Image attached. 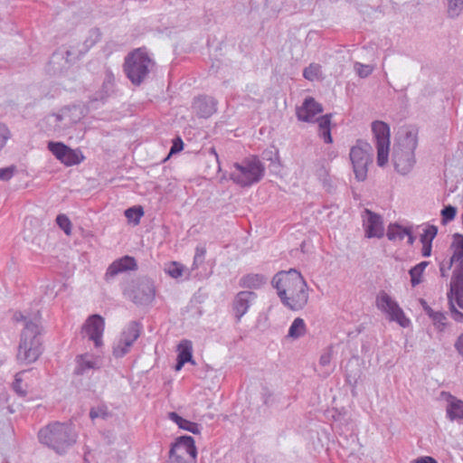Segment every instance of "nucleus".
I'll return each mask as SVG.
<instances>
[{"instance_id": "nucleus-1", "label": "nucleus", "mask_w": 463, "mask_h": 463, "mask_svg": "<svg viewBox=\"0 0 463 463\" xmlns=\"http://www.w3.org/2000/svg\"><path fill=\"white\" fill-rule=\"evenodd\" d=\"M272 286L286 307L291 310H300L307 303V285L300 272L295 269L279 271L272 279Z\"/></svg>"}, {"instance_id": "nucleus-2", "label": "nucleus", "mask_w": 463, "mask_h": 463, "mask_svg": "<svg viewBox=\"0 0 463 463\" xmlns=\"http://www.w3.org/2000/svg\"><path fill=\"white\" fill-rule=\"evenodd\" d=\"M15 319L25 322L24 328L21 334L17 359L24 364L33 363L42 354L39 325L32 320H27L21 313L19 317L15 315Z\"/></svg>"}, {"instance_id": "nucleus-3", "label": "nucleus", "mask_w": 463, "mask_h": 463, "mask_svg": "<svg viewBox=\"0 0 463 463\" xmlns=\"http://www.w3.org/2000/svg\"><path fill=\"white\" fill-rule=\"evenodd\" d=\"M418 146V131L414 128L406 129L393 148L392 162L395 170L405 175L410 173L415 163L414 151Z\"/></svg>"}, {"instance_id": "nucleus-4", "label": "nucleus", "mask_w": 463, "mask_h": 463, "mask_svg": "<svg viewBox=\"0 0 463 463\" xmlns=\"http://www.w3.org/2000/svg\"><path fill=\"white\" fill-rule=\"evenodd\" d=\"M41 443L51 448L59 454L64 453L76 442V434L71 424L59 421L51 423L41 429L38 433Z\"/></svg>"}, {"instance_id": "nucleus-5", "label": "nucleus", "mask_w": 463, "mask_h": 463, "mask_svg": "<svg viewBox=\"0 0 463 463\" xmlns=\"http://www.w3.org/2000/svg\"><path fill=\"white\" fill-rule=\"evenodd\" d=\"M265 175V166L256 156L245 157L234 163L230 173V179L241 186L249 187L259 183Z\"/></svg>"}, {"instance_id": "nucleus-6", "label": "nucleus", "mask_w": 463, "mask_h": 463, "mask_svg": "<svg viewBox=\"0 0 463 463\" xmlns=\"http://www.w3.org/2000/svg\"><path fill=\"white\" fill-rule=\"evenodd\" d=\"M155 65L144 48H137L129 52L124 62V71L132 84L139 86L148 76Z\"/></svg>"}, {"instance_id": "nucleus-7", "label": "nucleus", "mask_w": 463, "mask_h": 463, "mask_svg": "<svg viewBox=\"0 0 463 463\" xmlns=\"http://www.w3.org/2000/svg\"><path fill=\"white\" fill-rule=\"evenodd\" d=\"M355 179L363 182L367 178L368 165L373 162V148L365 141L358 139L349 153Z\"/></svg>"}, {"instance_id": "nucleus-8", "label": "nucleus", "mask_w": 463, "mask_h": 463, "mask_svg": "<svg viewBox=\"0 0 463 463\" xmlns=\"http://www.w3.org/2000/svg\"><path fill=\"white\" fill-rule=\"evenodd\" d=\"M372 132L376 142L377 165L383 167L387 164L389 158L390 127L383 121L376 120L372 123Z\"/></svg>"}, {"instance_id": "nucleus-9", "label": "nucleus", "mask_w": 463, "mask_h": 463, "mask_svg": "<svg viewBox=\"0 0 463 463\" xmlns=\"http://www.w3.org/2000/svg\"><path fill=\"white\" fill-rule=\"evenodd\" d=\"M376 307L386 313L391 321L397 322L402 327H408L411 324L399 304L393 300L385 291L381 290L376 297Z\"/></svg>"}, {"instance_id": "nucleus-10", "label": "nucleus", "mask_w": 463, "mask_h": 463, "mask_svg": "<svg viewBox=\"0 0 463 463\" xmlns=\"http://www.w3.org/2000/svg\"><path fill=\"white\" fill-rule=\"evenodd\" d=\"M154 283L147 278L140 279L131 288L124 290V295L137 305H148L155 298Z\"/></svg>"}, {"instance_id": "nucleus-11", "label": "nucleus", "mask_w": 463, "mask_h": 463, "mask_svg": "<svg viewBox=\"0 0 463 463\" xmlns=\"http://www.w3.org/2000/svg\"><path fill=\"white\" fill-rule=\"evenodd\" d=\"M104 328V318L98 314H94L88 317L82 329L89 340L93 341L96 347H99L103 344L102 335Z\"/></svg>"}, {"instance_id": "nucleus-12", "label": "nucleus", "mask_w": 463, "mask_h": 463, "mask_svg": "<svg viewBox=\"0 0 463 463\" xmlns=\"http://www.w3.org/2000/svg\"><path fill=\"white\" fill-rule=\"evenodd\" d=\"M169 451L171 454H175L179 458H186L187 456L194 461L197 457V449L195 447L194 439L193 437L187 435L178 437L172 444Z\"/></svg>"}, {"instance_id": "nucleus-13", "label": "nucleus", "mask_w": 463, "mask_h": 463, "mask_svg": "<svg viewBox=\"0 0 463 463\" xmlns=\"http://www.w3.org/2000/svg\"><path fill=\"white\" fill-rule=\"evenodd\" d=\"M137 269V264L135 258L126 255L120 259L114 260L109 266L105 273V280L109 282L118 274L128 270H136Z\"/></svg>"}, {"instance_id": "nucleus-14", "label": "nucleus", "mask_w": 463, "mask_h": 463, "mask_svg": "<svg viewBox=\"0 0 463 463\" xmlns=\"http://www.w3.org/2000/svg\"><path fill=\"white\" fill-rule=\"evenodd\" d=\"M440 395L447 402L446 417L450 421L463 422V401L448 392H441Z\"/></svg>"}, {"instance_id": "nucleus-15", "label": "nucleus", "mask_w": 463, "mask_h": 463, "mask_svg": "<svg viewBox=\"0 0 463 463\" xmlns=\"http://www.w3.org/2000/svg\"><path fill=\"white\" fill-rule=\"evenodd\" d=\"M455 267L449 284V292L455 296L456 304L463 309V259Z\"/></svg>"}, {"instance_id": "nucleus-16", "label": "nucleus", "mask_w": 463, "mask_h": 463, "mask_svg": "<svg viewBox=\"0 0 463 463\" xmlns=\"http://www.w3.org/2000/svg\"><path fill=\"white\" fill-rule=\"evenodd\" d=\"M323 111L322 105L312 97H307L300 107L297 108L296 115L299 121L313 122L316 115Z\"/></svg>"}, {"instance_id": "nucleus-17", "label": "nucleus", "mask_w": 463, "mask_h": 463, "mask_svg": "<svg viewBox=\"0 0 463 463\" xmlns=\"http://www.w3.org/2000/svg\"><path fill=\"white\" fill-rule=\"evenodd\" d=\"M364 213L367 215V220L364 223L365 236L368 238H382L384 234L382 217L369 209H365Z\"/></svg>"}, {"instance_id": "nucleus-18", "label": "nucleus", "mask_w": 463, "mask_h": 463, "mask_svg": "<svg viewBox=\"0 0 463 463\" xmlns=\"http://www.w3.org/2000/svg\"><path fill=\"white\" fill-rule=\"evenodd\" d=\"M217 101L209 96H201L194 99L193 108L200 118H207L216 112Z\"/></svg>"}, {"instance_id": "nucleus-19", "label": "nucleus", "mask_w": 463, "mask_h": 463, "mask_svg": "<svg viewBox=\"0 0 463 463\" xmlns=\"http://www.w3.org/2000/svg\"><path fill=\"white\" fill-rule=\"evenodd\" d=\"M256 298V294L252 291L239 292L233 301V310L238 321L247 313L251 301Z\"/></svg>"}, {"instance_id": "nucleus-20", "label": "nucleus", "mask_w": 463, "mask_h": 463, "mask_svg": "<svg viewBox=\"0 0 463 463\" xmlns=\"http://www.w3.org/2000/svg\"><path fill=\"white\" fill-rule=\"evenodd\" d=\"M76 366L74 373L76 375L87 374L90 370L99 369L97 359H94L90 354H79L75 358Z\"/></svg>"}, {"instance_id": "nucleus-21", "label": "nucleus", "mask_w": 463, "mask_h": 463, "mask_svg": "<svg viewBox=\"0 0 463 463\" xmlns=\"http://www.w3.org/2000/svg\"><path fill=\"white\" fill-rule=\"evenodd\" d=\"M142 325L137 321H130L120 334L119 339L123 342H128L131 345L140 336Z\"/></svg>"}, {"instance_id": "nucleus-22", "label": "nucleus", "mask_w": 463, "mask_h": 463, "mask_svg": "<svg viewBox=\"0 0 463 463\" xmlns=\"http://www.w3.org/2000/svg\"><path fill=\"white\" fill-rule=\"evenodd\" d=\"M450 249L453 250L452 256L448 260L447 269H451L455 262L459 261L463 259V235L460 233H455L453 235V241L450 245Z\"/></svg>"}, {"instance_id": "nucleus-23", "label": "nucleus", "mask_w": 463, "mask_h": 463, "mask_svg": "<svg viewBox=\"0 0 463 463\" xmlns=\"http://www.w3.org/2000/svg\"><path fill=\"white\" fill-rule=\"evenodd\" d=\"M169 419L176 423L180 429L190 431L193 434L200 433L201 426L198 423L184 419L175 411L169 413Z\"/></svg>"}, {"instance_id": "nucleus-24", "label": "nucleus", "mask_w": 463, "mask_h": 463, "mask_svg": "<svg viewBox=\"0 0 463 463\" xmlns=\"http://www.w3.org/2000/svg\"><path fill=\"white\" fill-rule=\"evenodd\" d=\"M331 118L332 114H326L317 118L318 127L320 129V137L324 139L325 143L331 144L333 138L331 136Z\"/></svg>"}, {"instance_id": "nucleus-25", "label": "nucleus", "mask_w": 463, "mask_h": 463, "mask_svg": "<svg viewBox=\"0 0 463 463\" xmlns=\"http://www.w3.org/2000/svg\"><path fill=\"white\" fill-rule=\"evenodd\" d=\"M267 279L262 274H248L243 276L240 280V285L243 288H258L265 284Z\"/></svg>"}, {"instance_id": "nucleus-26", "label": "nucleus", "mask_w": 463, "mask_h": 463, "mask_svg": "<svg viewBox=\"0 0 463 463\" xmlns=\"http://www.w3.org/2000/svg\"><path fill=\"white\" fill-rule=\"evenodd\" d=\"M178 354H177V358L182 360L183 363H191V364H194V361L193 359V354H192V343L191 341L189 340H183L179 345H178Z\"/></svg>"}, {"instance_id": "nucleus-27", "label": "nucleus", "mask_w": 463, "mask_h": 463, "mask_svg": "<svg viewBox=\"0 0 463 463\" xmlns=\"http://www.w3.org/2000/svg\"><path fill=\"white\" fill-rule=\"evenodd\" d=\"M84 156L80 150L72 149L68 146L66 153L64 154V157L61 159V163L67 166L78 165L82 162Z\"/></svg>"}, {"instance_id": "nucleus-28", "label": "nucleus", "mask_w": 463, "mask_h": 463, "mask_svg": "<svg viewBox=\"0 0 463 463\" xmlns=\"http://www.w3.org/2000/svg\"><path fill=\"white\" fill-rule=\"evenodd\" d=\"M305 333H306L305 321L300 317L295 318L288 329V336L297 339V338H299L300 336L304 335Z\"/></svg>"}, {"instance_id": "nucleus-29", "label": "nucleus", "mask_w": 463, "mask_h": 463, "mask_svg": "<svg viewBox=\"0 0 463 463\" xmlns=\"http://www.w3.org/2000/svg\"><path fill=\"white\" fill-rule=\"evenodd\" d=\"M408 227H403L397 222L390 223L387 228L386 236L390 241L403 240L405 234L403 232L407 231Z\"/></svg>"}, {"instance_id": "nucleus-30", "label": "nucleus", "mask_w": 463, "mask_h": 463, "mask_svg": "<svg viewBox=\"0 0 463 463\" xmlns=\"http://www.w3.org/2000/svg\"><path fill=\"white\" fill-rule=\"evenodd\" d=\"M423 226V232L420 236V242L432 243V241L438 234V227L429 223L424 224Z\"/></svg>"}, {"instance_id": "nucleus-31", "label": "nucleus", "mask_w": 463, "mask_h": 463, "mask_svg": "<svg viewBox=\"0 0 463 463\" xmlns=\"http://www.w3.org/2000/svg\"><path fill=\"white\" fill-rule=\"evenodd\" d=\"M447 13L449 18L458 17L463 11V0H446Z\"/></svg>"}, {"instance_id": "nucleus-32", "label": "nucleus", "mask_w": 463, "mask_h": 463, "mask_svg": "<svg viewBox=\"0 0 463 463\" xmlns=\"http://www.w3.org/2000/svg\"><path fill=\"white\" fill-rule=\"evenodd\" d=\"M131 346L128 342H123L118 338V340L114 343L112 354L116 358H122L129 353Z\"/></svg>"}, {"instance_id": "nucleus-33", "label": "nucleus", "mask_w": 463, "mask_h": 463, "mask_svg": "<svg viewBox=\"0 0 463 463\" xmlns=\"http://www.w3.org/2000/svg\"><path fill=\"white\" fill-rule=\"evenodd\" d=\"M67 148L68 146L61 142L50 141L48 143V149L60 161H61V159L64 157V154L66 153Z\"/></svg>"}, {"instance_id": "nucleus-34", "label": "nucleus", "mask_w": 463, "mask_h": 463, "mask_svg": "<svg viewBox=\"0 0 463 463\" xmlns=\"http://www.w3.org/2000/svg\"><path fill=\"white\" fill-rule=\"evenodd\" d=\"M144 215V210L142 206H133L130 208H128L125 211V216L134 222V224H138L140 222L141 217Z\"/></svg>"}, {"instance_id": "nucleus-35", "label": "nucleus", "mask_w": 463, "mask_h": 463, "mask_svg": "<svg viewBox=\"0 0 463 463\" xmlns=\"http://www.w3.org/2000/svg\"><path fill=\"white\" fill-rule=\"evenodd\" d=\"M321 73V66L317 63H311L303 71V77L307 80L313 81L317 79Z\"/></svg>"}, {"instance_id": "nucleus-36", "label": "nucleus", "mask_w": 463, "mask_h": 463, "mask_svg": "<svg viewBox=\"0 0 463 463\" xmlns=\"http://www.w3.org/2000/svg\"><path fill=\"white\" fill-rule=\"evenodd\" d=\"M441 222L442 224H447L448 222L453 221L457 214V208L450 204L444 206L441 210Z\"/></svg>"}, {"instance_id": "nucleus-37", "label": "nucleus", "mask_w": 463, "mask_h": 463, "mask_svg": "<svg viewBox=\"0 0 463 463\" xmlns=\"http://www.w3.org/2000/svg\"><path fill=\"white\" fill-rule=\"evenodd\" d=\"M429 317L431 318L434 326H437L439 331H443L445 329L447 317L444 313L440 311H434Z\"/></svg>"}, {"instance_id": "nucleus-38", "label": "nucleus", "mask_w": 463, "mask_h": 463, "mask_svg": "<svg viewBox=\"0 0 463 463\" xmlns=\"http://www.w3.org/2000/svg\"><path fill=\"white\" fill-rule=\"evenodd\" d=\"M448 299L449 304V310L451 312L452 317L456 322L463 323V313L458 311L455 307V296L451 293H448Z\"/></svg>"}, {"instance_id": "nucleus-39", "label": "nucleus", "mask_w": 463, "mask_h": 463, "mask_svg": "<svg viewBox=\"0 0 463 463\" xmlns=\"http://www.w3.org/2000/svg\"><path fill=\"white\" fill-rule=\"evenodd\" d=\"M56 223L66 235H70L71 233V222L65 214H59L56 217Z\"/></svg>"}, {"instance_id": "nucleus-40", "label": "nucleus", "mask_w": 463, "mask_h": 463, "mask_svg": "<svg viewBox=\"0 0 463 463\" xmlns=\"http://www.w3.org/2000/svg\"><path fill=\"white\" fill-rule=\"evenodd\" d=\"M354 68L360 78H367L373 71V66L358 61L354 63Z\"/></svg>"}, {"instance_id": "nucleus-41", "label": "nucleus", "mask_w": 463, "mask_h": 463, "mask_svg": "<svg viewBox=\"0 0 463 463\" xmlns=\"http://www.w3.org/2000/svg\"><path fill=\"white\" fill-rule=\"evenodd\" d=\"M205 253L206 250L204 248L196 247L192 269H198L204 262Z\"/></svg>"}, {"instance_id": "nucleus-42", "label": "nucleus", "mask_w": 463, "mask_h": 463, "mask_svg": "<svg viewBox=\"0 0 463 463\" xmlns=\"http://www.w3.org/2000/svg\"><path fill=\"white\" fill-rule=\"evenodd\" d=\"M165 271L166 273L174 278V279H178L179 277L182 276L183 274V271H184V267L183 265L177 263V262H172L166 269H165Z\"/></svg>"}, {"instance_id": "nucleus-43", "label": "nucleus", "mask_w": 463, "mask_h": 463, "mask_svg": "<svg viewBox=\"0 0 463 463\" xmlns=\"http://www.w3.org/2000/svg\"><path fill=\"white\" fill-rule=\"evenodd\" d=\"M409 274L411 277V283L412 287H415L421 283L423 272L420 269H419L416 266L412 267L409 270Z\"/></svg>"}, {"instance_id": "nucleus-44", "label": "nucleus", "mask_w": 463, "mask_h": 463, "mask_svg": "<svg viewBox=\"0 0 463 463\" xmlns=\"http://www.w3.org/2000/svg\"><path fill=\"white\" fill-rule=\"evenodd\" d=\"M20 374L21 373H17L15 375V378H14V381L13 383V390L19 395V396H25L27 394V391L26 389H24L23 386H22V383H23V380L22 378L20 377Z\"/></svg>"}, {"instance_id": "nucleus-45", "label": "nucleus", "mask_w": 463, "mask_h": 463, "mask_svg": "<svg viewBox=\"0 0 463 463\" xmlns=\"http://www.w3.org/2000/svg\"><path fill=\"white\" fill-rule=\"evenodd\" d=\"M10 137L11 133L8 128L5 124L0 123V151L5 147Z\"/></svg>"}, {"instance_id": "nucleus-46", "label": "nucleus", "mask_w": 463, "mask_h": 463, "mask_svg": "<svg viewBox=\"0 0 463 463\" xmlns=\"http://www.w3.org/2000/svg\"><path fill=\"white\" fill-rule=\"evenodd\" d=\"M16 170V167L14 165H10L5 168H0V180L3 181H8L10 180L14 172Z\"/></svg>"}, {"instance_id": "nucleus-47", "label": "nucleus", "mask_w": 463, "mask_h": 463, "mask_svg": "<svg viewBox=\"0 0 463 463\" xmlns=\"http://www.w3.org/2000/svg\"><path fill=\"white\" fill-rule=\"evenodd\" d=\"M108 416V411L106 407H97L91 408L90 411V417L94 420L96 418H103L105 419Z\"/></svg>"}, {"instance_id": "nucleus-48", "label": "nucleus", "mask_w": 463, "mask_h": 463, "mask_svg": "<svg viewBox=\"0 0 463 463\" xmlns=\"http://www.w3.org/2000/svg\"><path fill=\"white\" fill-rule=\"evenodd\" d=\"M332 347L329 346L321 355L319 358V364L322 366H326L330 364L332 359Z\"/></svg>"}, {"instance_id": "nucleus-49", "label": "nucleus", "mask_w": 463, "mask_h": 463, "mask_svg": "<svg viewBox=\"0 0 463 463\" xmlns=\"http://www.w3.org/2000/svg\"><path fill=\"white\" fill-rule=\"evenodd\" d=\"M101 37V33L99 28H93L90 31V39L86 40V44L90 43V46H92L96 42H98Z\"/></svg>"}, {"instance_id": "nucleus-50", "label": "nucleus", "mask_w": 463, "mask_h": 463, "mask_svg": "<svg viewBox=\"0 0 463 463\" xmlns=\"http://www.w3.org/2000/svg\"><path fill=\"white\" fill-rule=\"evenodd\" d=\"M166 463H188L187 458L184 457H178L175 454H171L169 451L168 459Z\"/></svg>"}, {"instance_id": "nucleus-51", "label": "nucleus", "mask_w": 463, "mask_h": 463, "mask_svg": "<svg viewBox=\"0 0 463 463\" xmlns=\"http://www.w3.org/2000/svg\"><path fill=\"white\" fill-rule=\"evenodd\" d=\"M183 147H184V143H183L182 139L180 137H177L174 141L173 146H171L170 153L171 154L178 153L183 149Z\"/></svg>"}, {"instance_id": "nucleus-52", "label": "nucleus", "mask_w": 463, "mask_h": 463, "mask_svg": "<svg viewBox=\"0 0 463 463\" xmlns=\"http://www.w3.org/2000/svg\"><path fill=\"white\" fill-rule=\"evenodd\" d=\"M455 349L458 351V353L463 356V334H460L456 342H455Z\"/></svg>"}, {"instance_id": "nucleus-53", "label": "nucleus", "mask_w": 463, "mask_h": 463, "mask_svg": "<svg viewBox=\"0 0 463 463\" xmlns=\"http://www.w3.org/2000/svg\"><path fill=\"white\" fill-rule=\"evenodd\" d=\"M432 243H422L421 255L423 257H430L431 255Z\"/></svg>"}, {"instance_id": "nucleus-54", "label": "nucleus", "mask_w": 463, "mask_h": 463, "mask_svg": "<svg viewBox=\"0 0 463 463\" xmlns=\"http://www.w3.org/2000/svg\"><path fill=\"white\" fill-rule=\"evenodd\" d=\"M414 463H438V461L432 457L424 456L416 458Z\"/></svg>"}, {"instance_id": "nucleus-55", "label": "nucleus", "mask_w": 463, "mask_h": 463, "mask_svg": "<svg viewBox=\"0 0 463 463\" xmlns=\"http://www.w3.org/2000/svg\"><path fill=\"white\" fill-rule=\"evenodd\" d=\"M403 234L408 237V244L412 245L415 241V236L412 234L411 227H408L407 231L403 232Z\"/></svg>"}, {"instance_id": "nucleus-56", "label": "nucleus", "mask_w": 463, "mask_h": 463, "mask_svg": "<svg viewBox=\"0 0 463 463\" xmlns=\"http://www.w3.org/2000/svg\"><path fill=\"white\" fill-rule=\"evenodd\" d=\"M420 305H421L423 310L425 311V313L428 316H430V314H432L434 312V310L428 305V303L423 298H420Z\"/></svg>"}, {"instance_id": "nucleus-57", "label": "nucleus", "mask_w": 463, "mask_h": 463, "mask_svg": "<svg viewBox=\"0 0 463 463\" xmlns=\"http://www.w3.org/2000/svg\"><path fill=\"white\" fill-rule=\"evenodd\" d=\"M447 262H448V260H443L439 264L440 276L443 278L448 276L447 272L450 269H447Z\"/></svg>"}, {"instance_id": "nucleus-58", "label": "nucleus", "mask_w": 463, "mask_h": 463, "mask_svg": "<svg viewBox=\"0 0 463 463\" xmlns=\"http://www.w3.org/2000/svg\"><path fill=\"white\" fill-rule=\"evenodd\" d=\"M429 265V261H421L419 264L415 265L419 269H420L422 272H424V269Z\"/></svg>"}, {"instance_id": "nucleus-59", "label": "nucleus", "mask_w": 463, "mask_h": 463, "mask_svg": "<svg viewBox=\"0 0 463 463\" xmlns=\"http://www.w3.org/2000/svg\"><path fill=\"white\" fill-rule=\"evenodd\" d=\"M184 364H185V363H183V361H182V360H180V359H178V358H177V361H176V364H175V369L176 371H180V370L182 369V367L184 365Z\"/></svg>"}, {"instance_id": "nucleus-60", "label": "nucleus", "mask_w": 463, "mask_h": 463, "mask_svg": "<svg viewBox=\"0 0 463 463\" xmlns=\"http://www.w3.org/2000/svg\"><path fill=\"white\" fill-rule=\"evenodd\" d=\"M210 153L213 154L216 157V160L218 161V154H217V152H216L214 147H212L210 149Z\"/></svg>"}, {"instance_id": "nucleus-61", "label": "nucleus", "mask_w": 463, "mask_h": 463, "mask_svg": "<svg viewBox=\"0 0 463 463\" xmlns=\"http://www.w3.org/2000/svg\"><path fill=\"white\" fill-rule=\"evenodd\" d=\"M56 119L57 121H61V115H56Z\"/></svg>"}]
</instances>
